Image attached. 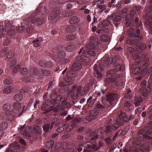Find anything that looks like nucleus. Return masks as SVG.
<instances>
[{"label": "nucleus", "instance_id": "28", "mask_svg": "<svg viewBox=\"0 0 152 152\" xmlns=\"http://www.w3.org/2000/svg\"><path fill=\"white\" fill-rule=\"evenodd\" d=\"M18 149L17 147L13 145H10L7 150L6 152H17Z\"/></svg>", "mask_w": 152, "mask_h": 152}, {"label": "nucleus", "instance_id": "63", "mask_svg": "<svg viewBox=\"0 0 152 152\" xmlns=\"http://www.w3.org/2000/svg\"><path fill=\"white\" fill-rule=\"evenodd\" d=\"M28 89L26 87H23L20 91L22 93L28 92Z\"/></svg>", "mask_w": 152, "mask_h": 152}, {"label": "nucleus", "instance_id": "44", "mask_svg": "<svg viewBox=\"0 0 152 152\" xmlns=\"http://www.w3.org/2000/svg\"><path fill=\"white\" fill-rule=\"evenodd\" d=\"M137 46L138 48L140 49V52L142 50L145 49L146 48V46L145 44H144L142 43H140V44L138 43L137 45Z\"/></svg>", "mask_w": 152, "mask_h": 152}, {"label": "nucleus", "instance_id": "46", "mask_svg": "<svg viewBox=\"0 0 152 152\" xmlns=\"http://www.w3.org/2000/svg\"><path fill=\"white\" fill-rule=\"evenodd\" d=\"M132 105L131 101L129 100H125L124 102V106L125 107L129 108Z\"/></svg>", "mask_w": 152, "mask_h": 152}, {"label": "nucleus", "instance_id": "25", "mask_svg": "<svg viewBox=\"0 0 152 152\" xmlns=\"http://www.w3.org/2000/svg\"><path fill=\"white\" fill-rule=\"evenodd\" d=\"M61 96L60 95H57L55 92L53 93L50 95V98L53 101V102H55L60 100L61 99Z\"/></svg>", "mask_w": 152, "mask_h": 152}, {"label": "nucleus", "instance_id": "31", "mask_svg": "<svg viewBox=\"0 0 152 152\" xmlns=\"http://www.w3.org/2000/svg\"><path fill=\"white\" fill-rule=\"evenodd\" d=\"M66 49L68 51L72 52L75 51L76 49V48L74 45L72 44L67 46Z\"/></svg>", "mask_w": 152, "mask_h": 152}, {"label": "nucleus", "instance_id": "32", "mask_svg": "<svg viewBox=\"0 0 152 152\" xmlns=\"http://www.w3.org/2000/svg\"><path fill=\"white\" fill-rule=\"evenodd\" d=\"M113 22H111V20H110L108 19V17L107 18V20H103L102 22V24L104 27L107 26H108L110 24L112 25V23Z\"/></svg>", "mask_w": 152, "mask_h": 152}, {"label": "nucleus", "instance_id": "47", "mask_svg": "<svg viewBox=\"0 0 152 152\" xmlns=\"http://www.w3.org/2000/svg\"><path fill=\"white\" fill-rule=\"evenodd\" d=\"M74 116L71 115H68V116L66 117V120L65 121V124H68L70 123V120H72L73 119Z\"/></svg>", "mask_w": 152, "mask_h": 152}, {"label": "nucleus", "instance_id": "43", "mask_svg": "<svg viewBox=\"0 0 152 152\" xmlns=\"http://www.w3.org/2000/svg\"><path fill=\"white\" fill-rule=\"evenodd\" d=\"M65 53L63 51H60L57 53V56L60 58H64L66 57Z\"/></svg>", "mask_w": 152, "mask_h": 152}, {"label": "nucleus", "instance_id": "53", "mask_svg": "<svg viewBox=\"0 0 152 152\" xmlns=\"http://www.w3.org/2000/svg\"><path fill=\"white\" fill-rule=\"evenodd\" d=\"M11 108V106L10 104H6L4 105L3 109L6 111L9 110Z\"/></svg>", "mask_w": 152, "mask_h": 152}, {"label": "nucleus", "instance_id": "16", "mask_svg": "<svg viewBox=\"0 0 152 152\" xmlns=\"http://www.w3.org/2000/svg\"><path fill=\"white\" fill-rule=\"evenodd\" d=\"M108 19L111 20V22H113L112 25L114 24L115 27H118L119 25V22L121 19V17L120 15L113 14L111 16L108 17Z\"/></svg>", "mask_w": 152, "mask_h": 152}, {"label": "nucleus", "instance_id": "64", "mask_svg": "<svg viewBox=\"0 0 152 152\" xmlns=\"http://www.w3.org/2000/svg\"><path fill=\"white\" fill-rule=\"evenodd\" d=\"M6 49H3L1 51L0 55L1 56H5L6 53Z\"/></svg>", "mask_w": 152, "mask_h": 152}, {"label": "nucleus", "instance_id": "7", "mask_svg": "<svg viewBox=\"0 0 152 152\" xmlns=\"http://www.w3.org/2000/svg\"><path fill=\"white\" fill-rule=\"evenodd\" d=\"M101 91L102 93L104 94H106V97L102 96L101 97V100L102 103L107 106H110L112 104V101L117 99L118 98V95L115 94H107L108 92L107 87L106 86H104L101 89Z\"/></svg>", "mask_w": 152, "mask_h": 152}, {"label": "nucleus", "instance_id": "41", "mask_svg": "<svg viewBox=\"0 0 152 152\" xmlns=\"http://www.w3.org/2000/svg\"><path fill=\"white\" fill-rule=\"evenodd\" d=\"M43 128L44 131L46 132H49L52 128H50V125L48 124H45L43 126Z\"/></svg>", "mask_w": 152, "mask_h": 152}, {"label": "nucleus", "instance_id": "34", "mask_svg": "<svg viewBox=\"0 0 152 152\" xmlns=\"http://www.w3.org/2000/svg\"><path fill=\"white\" fill-rule=\"evenodd\" d=\"M94 107V109L97 112L104 108V105H101L100 103L98 102L95 104Z\"/></svg>", "mask_w": 152, "mask_h": 152}, {"label": "nucleus", "instance_id": "62", "mask_svg": "<svg viewBox=\"0 0 152 152\" xmlns=\"http://www.w3.org/2000/svg\"><path fill=\"white\" fill-rule=\"evenodd\" d=\"M26 124H24L22 126H20L18 127V131L19 132H21L23 129L26 127Z\"/></svg>", "mask_w": 152, "mask_h": 152}, {"label": "nucleus", "instance_id": "6", "mask_svg": "<svg viewBox=\"0 0 152 152\" xmlns=\"http://www.w3.org/2000/svg\"><path fill=\"white\" fill-rule=\"evenodd\" d=\"M119 127V125L118 124H115L111 126L108 125L106 127L105 130L99 129V132H100V134L94 136L92 139L95 140L98 138L103 139L105 135L110 136L112 134L113 131L117 129L118 130Z\"/></svg>", "mask_w": 152, "mask_h": 152}, {"label": "nucleus", "instance_id": "48", "mask_svg": "<svg viewBox=\"0 0 152 152\" xmlns=\"http://www.w3.org/2000/svg\"><path fill=\"white\" fill-rule=\"evenodd\" d=\"M82 87L81 86H79L77 89V93L76 94V96H82L83 95L82 91L81 90Z\"/></svg>", "mask_w": 152, "mask_h": 152}, {"label": "nucleus", "instance_id": "39", "mask_svg": "<svg viewBox=\"0 0 152 152\" xmlns=\"http://www.w3.org/2000/svg\"><path fill=\"white\" fill-rule=\"evenodd\" d=\"M40 7L39 6V11H40V13L41 12V14H43L44 15L45 14H47L48 13L49 11H48V10L46 9V8L45 7H42V10H40Z\"/></svg>", "mask_w": 152, "mask_h": 152}, {"label": "nucleus", "instance_id": "35", "mask_svg": "<svg viewBox=\"0 0 152 152\" xmlns=\"http://www.w3.org/2000/svg\"><path fill=\"white\" fill-rule=\"evenodd\" d=\"M100 39L103 42H106L109 41L110 37L109 36L102 35L100 36Z\"/></svg>", "mask_w": 152, "mask_h": 152}, {"label": "nucleus", "instance_id": "1", "mask_svg": "<svg viewBox=\"0 0 152 152\" xmlns=\"http://www.w3.org/2000/svg\"><path fill=\"white\" fill-rule=\"evenodd\" d=\"M112 64L115 66V68L110 70L107 73L106 82L108 83L114 82L120 78L121 75L117 74V71L119 70L123 71L125 66L124 64H121L119 63V58L118 56H114V58H105L103 61H101L99 62L98 66L97 64H95L94 66L95 76L99 78H101L103 75L102 72L105 67L108 66Z\"/></svg>", "mask_w": 152, "mask_h": 152}, {"label": "nucleus", "instance_id": "51", "mask_svg": "<svg viewBox=\"0 0 152 152\" xmlns=\"http://www.w3.org/2000/svg\"><path fill=\"white\" fill-rule=\"evenodd\" d=\"M20 66L18 65L15 66L13 69V71L15 73H16L20 71Z\"/></svg>", "mask_w": 152, "mask_h": 152}, {"label": "nucleus", "instance_id": "54", "mask_svg": "<svg viewBox=\"0 0 152 152\" xmlns=\"http://www.w3.org/2000/svg\"><path fill=\"white\" fill-rule=\"evenodd\" d=\"M7 124L5 122H3L1 125V127L3 130L6 129L8 127Z\"/></svg>", "mask_w": 152, "mask_h": 152}, {"label": "nucleus", "instance_id": "56", "mask_svg": "<svg viewBox=\"0 0 152 152\" xmlns=\"http://www.w3.org/2000/svg\"><path fill=\"white\" fill-rule=\"evenodd\" d=\"M63 107L65 108H68L70 106L69 103L66 101H64L63 102Z\"/></svg>", "mask_w": 152, "mask_h": 152}, {"label": "nucleus", "instance_id": "49", "mask_svg": "<svg viewBox=\"0 0 152 152\" xmlns=\"http://www.w3.org/2000/svg\"><path fill=\"white\" fill-rule=\"evenodd\" d=\"M13 82L12 80L10 78H6L4 80V83L6 84H10L12 83Z\"/></svg>", "mask_w": 152, "mask_h": 152}, {"label": "nucleus", "instance_id": "38", "mask_svg": "<svg viewBox=\"0 0 152 152\" xmlns=\"http://www.w3.org/2000/svg\"><path fill=\"white\" fill-rule=\"evenodd\" d=\"M125 96L128 98H131L133 96L131 91L130 89L128 88L126 90Z\"/></svg>", "mask_w": 152, "mask_h": 152}, {"label": "nucleus", "instance_id": "12", "mask_svg": "<svg viewBox=\"0 0 152 152\" xmlns=\"http://www.w3.org/2000/svg\"><path fill=\"white\" fill-rule=\"evenodd\" d=\"M135 10H132L130 12V14L128 15L125 18L126 25L127 26H132L134 23V15L135 14Z\"/></svg>", "mask_w": 152, "mask_h": 152}, {"label": "nucleus", "instance_id": "13", "mask_svg": "<svg viewBox=\"0 0 152 152\" xmlns=\"http://www.w3.org/2000/svg\"><path fill=\"white\" fill-rule=\"evenodd\" d=\"M100 43V41H98L97 38L96 37H91L90 39V43L85 45V47L88 46V45H89V47H88V48L95 51L96 48H97V47L98 46Z\"/></svg>", "mask_w": 152, "mask_h": 152}, {"label": "nucleus", "instance_id": "3", "mask_svg": "<svg viewBox=\"0 0 152 152\" xmlns=\"http://www.w3.org/2000/svg\"><path fill=\"white\" fill-rule=\"evenodd\" d=\"M59 104L58 102H53L52 99L47 100L41 107L42 110L44 111L42 113L47 116L51 114L54 115H57L59 113Z\"/></svg>", "mask_w": 152, "mask_h": 152}, {"label": "nucleus", "instance_id": "45", "mask_svg": "<svg viewBox=\"0 0 152 152\" xmlns=\"http://www.w3.org/2000/svg\"><path fill=\"white\" fill-rule=\"evenodd\" d=\"M13 90V88L10 86H9L4 90L3 92L7 94H9L11 93Z\"/></svg>", "mask_w": 152, "mask_h": 152}, {"label": "nucleus", "instance_id": "27", "mask_svg": "<svg viewBox=\"0 0 152 152\" xmlns=\"http://www.w3.org/2000/svg\"><path fill=\"white\" fill-rule=\"evenodd\" d=\"M126 34L129 37H135L137 36L136 34L135 31L133 28L129 29L127 31Z\"/></svg>", "mask_w": 152, "mask_h": 152}, {"label": "nucleus", "instance_id": "23", "mask_svg": "<svg viewBox=\"0 0 152 152\" xmlns=\"http://www.w3.org/2000/svg\"><path fill=\"white\" fill-rule=\"evenodd\" d=\"M50 74V72L49 71L44 69H42L39 73V77L40 79H42L44 76H48Z\"/></svg>", "mask_w": 152, "mask_h": 152}, {"label": "nucleus", "instance_id": "29", "mask_svg": "<svg viewBox=\"0 0 152 152\" xmlns=\"http://www.w3.org/2000/svg\"><path fill=\"white\" fill-rule=\"evenodd\" d=\"M77 30L76 27L74 26L70 25L66 29V31L67 32L70 33L75 32Z\"/></svg>", "mask_w": 152, "mask_h": 152}, {"label": "nucleus", "instance_id": "59", "mask_svg": "<svg viewBox=\"0 0 152 152\" xmlns=\"http://www.w3.org/2000/svg\"><path fill=\"white\" fill-rule=\"evenodd\" d=\"M14 53L13 52H10L7 54V58H10L14 56Z\"/></svg>", "mask_w": 152, "mask_h": 152}, {"label": "nucleus", "instance_id": "37", "mask_svg": "<svg viewBox=\"0 0 152 152\" xmlns=\"http://www.w3.org/2000/svg\"><path fill=\"white\" fill-rule=\"evenodd\" d=\"M59 123V120L58 119L55 118L53 119L50 124V128H53L54 124H55L56 126H57L58 125Z\"/></svg>", "mask_w": 152, "mask_h": 152}, {"label": "nucleus", "instance_id": "24", "mask_svg": "<svg viewBox=\"0 0 152 152\" xmlns=\"http://www.w3.org/2000/svg\"><path fill=\"white\" fill-rule=\"evenodd\" d=\"M80 21V19L76 16L72 17L69 20V23L71 24H77Z\"/></svg>", "mask_w": 152, "mask_h": 152}, {"label": "nucleus", "instance_id": "50", "mask_svg": "<svg viewBox=\"0 0 152 152\" xmlns=\"http://www.w3.org/2000/svg\"><path fill=\"white\" fill-rule=\"evenodd\" d=\"M23 82L25 83H29L32 80L30 77L28 76H26L24 77L23 78Z\"/></svg>", "mask_w": 152, "mask_h": 152}, {"label": "nucleus", "instance_id": "15", "mask_svg": "<svg viewBox=\"0 0 152 152\" xmlns=\"http://www.w3.org/2000/svg\"><path fill=\"white\" fill-rule=\"evenodd\" d=\"M135 38L136 39H132L129 37L127 38L126 42L130 45L132 46L137 45L139 40L142 39V36L140 35H137L135 37Z\"/></svg>", "mask_w": 152, "mask_h": 152}, {"label": "nucleus", "instance_id": "2", "mask_svg": "<svg viewBox=\"0 0 152 152\" xmlns=\"http://www.w3.org/2000/svg\"><path fill=\"white\" fill-rule=\"evenodd\" d=\"M148 135L152 136V120L149 121L147 126L139 130L138 137L134 140V144L140 148V152H144L145 150H148L152 145V137Z\"/></svg>", "mask_w": 152, "mask_h": 152}, {"label": "nucleus", "instance_id": "21", "mask_svg": "<svg viewBox=\"0 0 152 152\" xmlns=\"http://www.w3.org/2000/svg\"><path fill=\"white\" fill-rule=\"evenodd\" d=\"M13 111L15 114H18L21 110V105L20 103L15 102L13 105Z\"/></svg>", "mask_w": 152, "mask_h": 152}, {"label": "nucleus", "instance_id": "30", "mask_svg": "<svg viewBox=\"0 0 152 152\" xmlns=\"http://www.w3.org/2000/svg\"><path fill=\"white\" fill-rule=\"evenodd\" d=\"M54 143V141L53 140H51L48 141L46 144L45 148L46 149H49L51 147L50 150L51 151H53V149L52 148V147L53 146Z\"/></svg>", "mask_w": 152, "mask_h": 152}, {"label": "nucleus", "instance_id": "11", "mask_svg": "<svg viewBox=\"0 0 152 152\" xmlns=\"http://www.w3.org/2000/svg\"><path fill=\"white\" fill-rule=\"evenodd\" d=\"M5 31L3 26H0V38L4 36L5 32L9 35H11L14 33V29L12 28V25L9 23H6L5 25Z\"/></svg>", "mask_w": 152, "mask_h": 152}, {"label": "nucleus", "instance_id": "14", "mask_svg": "<svg viewBox=\"0 0 152 152\" xmlns=\"http://www.w3.org/2000/svg\"><path fill=\"white\" fill-rule=\"evenodd\" d=\"M85 148L83 152H90L91 151H96L99 149L97 145H93L89 142H86L83 145Z\"/></svg>", "mask_w": 152, "mask_h": 152}, {"label": "nucleus", "instance_id": "18", "mask_svg": "<svg viewBox=\"0 0 152 152\" xmlns=\"http://www.w3.org/2000/svg\"><path fill=\"white\" fill-rule=\"evenodd\" d=\"M142 66L141 68V65L136 66L132 71L133 74L134 75L139 74L141 75L144 69V68Z\"/></svg>", "mask_w": 152, "mask_h": 152}, {"label": "nucleus", "instance_id": "10", "mask_svg": "<svg viewBox=\"0 0 152 152\" xmlns=\"http://www.w3.org/2000/svg\"><path fill=\"white\" fill-rule=\"evenodd\" d=\"M121 114L119 115L118 121L121 125H126L129 121L133 119V115H126L125 113H123L122 111H120Z\"/></svg>", "mask_w": 152, "mask_h": 152}, {"label": "nucleus", "instance_id": "40", "mask_svg": "<svg viewBox=\"0 0 152 152\" xmlns=\"http://www.w3.org/2000/svg\"><path fill=\"white\" fill-rule=\"evenodd\" d=\"M97 7L99 9L101 12H102L106 8V6L105 4H96Z\"/></svg>", "mask_w": 152, "mask_h": 152}, {"label": "nucleus", "instance_id": "4", "mask_svg": "<svg viewBox=\"0 0 152 152\" xmlns=\"http://www.w3.org/2000/svg\"><path fill=\"white\" fill-rule=\"evenodd\" d=\"M89 45L83 47L79 52V54L76 57L83 63H87L90 61V56H94L95 55V53L93 50L88 48Z\"/></svg>", "mask_w": 152, "mask_h": 152}, {"label": "nucleus", "instance_id": "60", "mask_svg": "<svg viewBox=\"0 0 152 152\" xmlns=\"http://www.w3.org/2000/svg\"><path fill=\"white\" fill-rule=\"evenodd\" d=\"M16 60L14 59H12L10 62L9 65L10 66L12 67L14 66L16 63Z\"/></svg>", "mask_w": 152, "mask_h": 152}, {"label": "nucleus", "instance_id": "17", "mask_svg": "<svg viewBox=\"0 0 152 152\" xmlns=\"http://www.w3.org/2000/svg\"><path fill=\"white\" fill-rule=\"evenodd\" d=\"M147 54L146 53L142 54L141 56V61H140L141 58L139 60H136L135 61L134 64L135 65H138L140 64L141 62H145L147 63L149 61V59L147 57Z\"/></svg>", "mask_w": 152, "mask_h": 152}, {"label": "nucleus", "instance_id": "33", "mask_svg": "<svg viewBox=\"0 0 152 152\" xmlns=\"http://www.w3.org/2000/svg\"><path fill=\"white\" fill-rule=\"evenodd\" d=\"M80 123V121L77 118H75L73 119L72 122V124L75 128H77L79 126Z\"/></svg>", "mask_w": 152, "mask_h": 152}, {"label": "nucleus", "instance_id": "57", "mask_svg": "<svg viewBox=\"0 0 152 152\" xmlns=\"http://www.w3.org/2000/svg\"><path fill=\"white\" fill-rule=\"evenodd\" d=\"M90 88V85L89 84H86L84 87L83 91L85 93H87L89 90Z\"/></svg>", "mask_w": 152, "mask_h": 152}, {"label": "nucleus", "instance_id": "36", "mask_svg": "<svg viewBox=\"0 0 152 152\" xmlns=\"http://www.w3.org/2000/svg\"><path fill=\"white\" fill-rule=\"evenodd\" d=\"M20 72L22 75H27L28 72L27 69L25 67H21Z\"/></svg>", "mask_w": 152, "mask_h": 152}, {"label": "nucleus", "instance_id": "42", "mask_svg": "<svg viewBox=\"0 0 152 152\" xmlns=\"http://www.w3.org/2000/svg\"><path fill=\"white\" fill-rule=\"evenodd\" d=\"M23 98V95L21 94H16L14 97V99L17 101H21Z\"/></svg>", "mask_w": 152, "mask_h": 152}, {"label": "nucleus", "instance_id": "22", "mask_svg": "<svg viewBox=\"0 0 152 152\" xmlns=\"http://www.w3.org/2000/svg\"><path fill=\"white\" fill-rule=\"evenodd\" d=\"M89 120L91 121L95 118V117L98 114V112L95 110H91L89 112Z\"/></svg>", "mask_w": 152, "mask_h": 152}, {"label": "nucleus", "instance_id": "58", "mask_svg": "<svg viewBox=\"0 0 152 152\" xmlns=\"http://www.w3.org/2000/svg\"><path fill=\"white\" fill-rule=\"evenodd\" d=\"M113 141L112 139H111L110 137H108L106 139V142L107 144H110Z\"/></svg>", "mask_w": 152, "mask_h": 152}, {"label": "nucleus", "instance_id": "61", "mask_svg": "<svg viewBox=\"0 0 152 152\" xmlns=\"http://www.w3.org/2000/svg\"><path fill=\"white\" fill-rule=\"evenodd\" d=\"M139 20V18L137 17L134 20V22L136 24V28H139L140 26V24H139L138 21Z\"/></svg>", "mask_w": 152, "mask_h": 152}, {"label": "nucleus", "instance_id": "9", "mask_svg": "<svg viewBox=\"0 0 152 152\" xmlns=\"http://www.w3.org/2000/svg\"><path fill=\"white\" fill-rule=\"evenodd\" d=\"M51 11L52 12H51L48 16V18L49 20H53V22H55L63 16V15L61 14L60 10L53 8V7L51 6Z\"/></svg>", "mask_w": 152, "mask_h": 152}, {"label": "nucleus", "instance_id": "19", "mask_svg": "<svg viewBox=\"0 0 152 152\" xmlns=\"http://www.w3.org/2000/svg\"><path fill=\"white\" fill-rule=\"evenodd\" d=\"M39 64L40 65L43 67L49 68L51 67L53 65L52 62L51 61H48L47 62H44L42 61H40Z\"/></svg>", "mask_w": 152, "mask_h": 152}, {"label": "nucleus", "instance_id": "20", "mask_svg": "<svg viewBox=\"0 0 152 152\" xmlns=\"http://www.w3.org/2000/svg\"><path fill=\"white\" fill-rule=\"evenodd\" d=\"M96 99V97L95 96L93 95L89 97L87 100V104L89 107H91L95 103Z\"/></svg>", "mask_w": 152, "mask_h": 152}, {"label": "nucleus", "instance_id": "26", "mask_svg": "<svg viewBox=\"0 0 152 152\" xmlns=\"http://www.w3.org/2000/svg\"><path fill=\"white\" fill-rule=\"evenodd\" d=\"M32 132L31 128H29L28 129H26L23 133L24 137L26 139H29L31 136Z\"/></svg>", "mask_w": 152, "mask_h": 152}, {"label": "nucleus", "instance_id": "55", "mask_svg": "<svg viewBox=\"0 0 152 152\" xmlns=\"http://www.w3.org/2000/svg\"><path fill=\"white\" fill-rule=\"evenodd\" d=\"M129 130V128L128 126H127L125 127L123 130L121 131V133L122 135H125L127 134Z\"/></svg>", "mask_w": 152, "mask_h": 152}, {"label": "nucleus", "instance_id": "8", "mask_svg": "<svg viewBox=\"0 0 152 152\" xmlns=\"http://www.w3.org/2000/svg\"><path fill=\"white\" fill-rule=\"evenodd\" d=\"M82 63L76 57L74 63L69 70L66 73V75L68 78L74 77L77 75V71L82 67Z\"/></svg>", "mask_w": 152, "mask_h": 152}, {"label": "nucleus", "instance_id": "52", "mask_svg": "<svg viewBox=\"0 0 152 152\" xmlns=\"http://www.w3.org/2000/svg\"><path fill=\"white\" fill-rule=\"evenodd\" d=\"M66 38L68 41L73 40L75 38V35L72 34L67 35L66 36Z\"/></svg>", "mask_w": 152, "mask_h": 152}, {"label": "nucleus", "instance_id": "5", "mask_svg": "<svg viewBox=\"0 0 152 152\" xmlns=\"http://www.w3.org/2000/svg\"><path fill=\"white\" fill-rule=\"evenodd\" d=\"M149 83L147 88L141 90L140 95L135 97L134 104L135 106H139L141 102L148 96L149 93L151 92L152 90V75L151 76Z\"/></svg>", "mask_w": 152, "mask_h": 152}]
</instances>
